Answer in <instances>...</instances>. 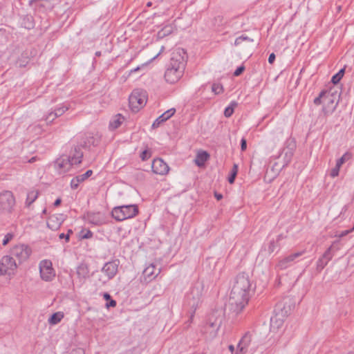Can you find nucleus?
Returning <instances> with one entry per match:
<instances>
[{
    "label": "nucleus",
    "instance_id": "1",
    "mask_svg": "<svg viewBox=\"0 0 354 354\" xmlns=\"http://www.w3.org/2000/svg\"><path fill=\"white\" fill-rule=\"evenodd\" d=\"M250 286V281L247 274L242 273L237 275L227 304L229 310L234 315L240 313L248 304Z\"/></svg>",
    "mask_w": 354,
    "mask_h": 354
},
{
    "label": "nucleus",
    "instance_id": "2",
    "mask_svg": "<svg viewBox=\"0 0 354 354\" xmlns=\"http://www.w3.org/2000/svg\"><path fill=\"white\" fill-rule=\"evenodd\" d=\"M185 64L186 52L183 48L176 49L165 73V80L169 84L177 82L184 73Z\"/></svg>",
    "mask_w": 354,
    "mask_h": 354
},
{
    "label": "nucleus",
    "instance_id": "3",
    "mask_svg": "<svg viewBox=\"0 0 354 354\" xmlns=\"http://www.w3.org/2000/svg\"><path fill=\"white\" fill-rule=\"evenodd\" d=\"M138 214V208L136 205L115 207L111 212L112 216L118 221H122L133 218Z\"/></svg>",
    "mask_w": 354,
    "mask_h": 354
},
{
    "label": "nucleus",
    "instance_id": "4",
    "mask_svg": "<svg viewBox=\"0 0 354 354\" xmlns=\"http://www.w3.org/2000/svg\"><path fill=\"white\" fill-rule=\"evenodd\" d=\"M147 92L142 89H135L129 97V106L132 111L138 112L147 103Z\"/></svg>",
    "mask_w": 354,
    "mask_h": 354
},
{
    "label": "nucleus",
    "instance_id": "5",
    "mask_svg": "<svg viewBox=\"0 0 354 354\" xmlns=\"http://www.w3.org/2000/svg\"><path fill=\"white\" fill-rule=\"evenodd\" d=\"M15 199L10 191L0 193V211L3 213H10L15 206Z\"/></svg>",
    "mask_w": 354,
    "mask_h": 354
},
{
    "label": "nucleus",
    "instance_id": "6",
    "mask_svg": "<svg viewBox=\"0 0 354 354\" xmlns=\"http://www.w3.org/2000/svg\"><path fill=\"white\" fill-rule=\"evenodd\" d=\"M31 252L30 248L24 244L17 245L10 250L11 257H15L19 263L26 261L30 256Z\"/></svg>",
    "mask_w": 354,
    "mask_h": 354
},
{
    "label": "nucleus",
    "instance_id": "7",
    "mask_svg": "<svg viewBox=\"0 0 354 354\" xmlns=\"http://www.w3.org/2000/svg\"><path fill=\"white\" fill-rule=\"evenodd\" d=\"M17 268L15 260L10 255H6L0 261V276L5 274H12Z\"/></svg>",
    "mask_w": 354,
    "mask_h": 354
},
{
    "label": "nucleus",
    "instance_id": "8",
    "mask_svg": "<svg viewBox=\"0 0 354 354\" xmlns=\"http://www.w3.org/2000/svg\"><path fill=\"white\" fill-rule=\"evenodd\" d=\"M41 278L46 281H52L55 277V272L50 260H43L39 263Z\"/></svg>",
    "mask_w": 354,
    "mask_h": 354
},
{
    "label": "nucleus",
    "instance_id": "9",
    "mask_svg": "<svg viewBox=\"0 0 354 354\" xmlns=\"http://www.w3.org/2000/svg\"><path fill=\"white\" fill-rule=\"evenodd\" d=\"M160 270L161 269L156 268L154 263H150L143 270L142 276L140 277V281L145 283L151 282L157 277Z\"/></svg>",
    "mask_w": 354,
    "mask_h": 354
},
{
    "label": "nucleus",
    "instance_id": "10",
    "mask_svg": "<svg viewBox=\"0 0 354 354\" xmlns=\"http://www.w3.org/2000/svg\"><path fill=\"white\" fill-rule=\"evenodd\" d=\"M338 241H334L332 245L325 251L322 256L317 261L316 269L318 272H321L328 262L332 259L333 254L332 250L335 248Z\"/></svg>",
    "mask_w": 354,
    "mask_h": 354
},
{
    "label": "nucleus",
    "instance_id": "11",
    "mask_svg": "<svg viewBox=\"0 0 354 354\" xmlns=\"http://www.w3.org/2000/svg\"><path fill=\"white\" fill-rule=\"evenodd\" d=\"M73 165V163L68 156H62L55 162V167L60 174L68 171Z\"/></svg>",
    "mask_w": 354,
    "mask_h": 354
},
{
    "label": "nucleus",
    "instance_id": "12",
    "mask_svg": "<svg viewBox=\"0 0 354 354\" xmlns=\"http://www.w3.org/2000/svg\"><path fill=\"white\" fill-rule=\"evenodd\" d=\"M305 253V250L292 253L282 259L279 260L277 263L276 268L279 270H285L292 266L295 260L303 255Z\"/></svg>",
    "mask_w": 354,
    "mask_h": 354
},
{
    "label": "nucleus",
    "instance_id": "13",
    "mask_svg": "<svg viewBox=\"0 0 354 354\" xmlns=\"http://www.w3.org/2000/svg\"><path fill=\"white\" fill-rule=\"evenodd\" d=\"M118 260L109 261L104 265L102 272L106 274L108 280L113 279L115 276L118 272Z\"/></svg>",
    "mask_w": 354,
    "mask_h": 354
},
{
    "label": "nucleus",
    "instance_id": "14",
    "mask_svg": "<svg viewBox=\"0 0 354 354\" xmlns=\"http://www.w3.org/2000/svg\"><path fill=\"white\" fill-rule=\"evenodd\" d=\"M151 167L153 172L159 175H165L169 170L167 164L161 158L154 159Z\"/></svg>",
    "mask_w": 354,
    "mask_h": 354
},
{
    "label": "nucleus",
    "instance_id": "15",
    "mask_svg": "<svg viewBox=\"0 0 354 354\" xmlns=\"http://www.w3.org/2000/svg\"><path fill=\"white\" fill-rule=\"evenodd\" d=\"M293 155L292 149H289L285 152L283 160L282 162H274L272 166L271 170L273 171L274 175L277 176L279 174V171L286 166L290 161L292 156Z\"/></svg>",
    "mask_w": 354,
    "mask_h": 354
},
{
    "label": "nucleus",
    "instance_id": "16",
    "mask_svg": "<svg viewBox=\"0 0 354 354\" xmlns=\"http://www.w3.org/2000/svg\"><path fill=\"white\" fill-rule=\"evenodd\" d=\"M85 218L88 223L95 225H101L106 222L104 215L100 212H88Z\"/></svg>",
    "mask_w": 354,
    "mask_h": 354
},
{
    "label": "nucleus",
    "instance_id": "17",
    "mask_svg": "<svg viewBox=\"0 0 354 354\" xmlns=\"http://www.w3.org/2000/svg\"><path fill=\"white\" fill-rule=\"evenodd\" d=\"M76 274L80 286L89 277V269L86 264L81 263L76 269Z\"/></svg>",
    "mask_w": 354,
    "mask_h": 354
},
{
    "label": "nucleus",
    "instance_id": "18",
    "mask_svg": "<svg viewBox=\"0 0 354 354\" xmlns=\"http://www.w3.org/2000/svg\"><path fill=\"white\" fill-rule=\"evenodd\" d=\"M250 342L251 337L249 334L246 333L239 341L237 345V351L234 354H245L247 348L249 346Z\"/></svg>",
    "mask_w": 354,
    "mask_h": 354
},
{
    "label": "nucleus",
    "instance_id": "19",
    "mask_svg": "<svg viewBox=\"0 0 354 354\" xmlns=\"http://www.w3.org/2000/svg\"><path fill=\"white\" fill-rule=\"evenodd\" d=\"M93 174L92 170H87L84 174L77 176L73 178L71 181V187L73 189H76L79 184L84 182L88 178Z\"/></svg>",
    "mask_w": 354,
    "mask_h": 354
},
{
    "label": "nucleus",
    "instance_id": "20",
    "mask_svg": "<svg viewBox=\"0 0 354 354\" xmlns=\"http://www.w3.org/2000/svg\"><path fill=\"white\" fill-rule=\"evenodd\" d=\"M176 112L175 109H170L160 115L152 124L153 128H157L163 122L169 119Z\"/></svg>",
    "mask_w": 354,
    "mask_h": 354
},
{
    "label": "nucleus",
    "instance_id": "21",
    "mask_svg": "<svg viewBox=\"0 0 354 354\" xmlns=\"http://www.w3.org/2000/svg\"><path fill=\"white\" fill-rule=\"evenodd\" d=\"M62 222L63 218L62 215H53L48 218L47 225L50 229L56 230L60 227Z\"/></svg>",
    "mask_w": 354,
    "mask_h": 354
},
{
    "label": "nucleus",
    "instance_id": "22",
    "mask_svg": "<svg viewBox=\"0 0 354 354\" xmlns=\"http://www.w3.org/2000/svg\"><path fill=\"white\" fill-rule=\"evenodd\" d=\"M68 156L70 157V160L73 165H77L82 162L83 153L80 147H75L74 148L73 153Z\"/></svg>",
    "mask_w": 354,
    "mask_h": 354
},
{
    "label": "nucleus",
    "instance_id": "23",
    "mask_svg": "<svg viewBox=\"0 0 354 354\" xmlns=\"http://www.w3.org/2000/svg\"><path fill=\"white\" fill-rule=\"evenodd\" d=\"M209 158V155L205 151H201L198 152L194 162L196 165L198 167H202L204 165L205 162Z\"/></svg>",
    "mask_w": 354,
    "mask_h": 354
},
{
    "label": "nucleus",
    "instance_id": "24",
    "mask_svg": "<svg viewBox=\"0 0 354 354\" xmlns=\"http://www.w3.org/2000/svg\"><path fill=\"white\" fill-rule=\"evenodd\" d=\"M124 118L121 114L115 115L109 122V128L115 129L118 128L124 122Z\"/></svg>",
    "mask_w": 354,
    "mask_h": 354
},
{
    "label": "nucleus",
    "instance_id": "25",
    "mask_svg": "<svg viewBox=\"0 0 354 354\" xmlns=\"http://www.w3.org/2000/svg\"><path fill=\"white\" fill-rule=\"evenodd\" d=\"M64 318V313L62 312H57L53 313L48 319V323L51 325H55L61 322Z\"/></svg>",
    "mask_w": 354,
    "mask_h": 354
},
{
    "label": "nucleus",
    "instance_id": "26",
    "mask_svg": "<svg viewBox=\"0 0 354 354\" xmlns=\"http://www.w3.org/2000/svg\"><path fill=\"white\" fill-rule=\"evenodd\" d=\"M191 295H192L193 302L189 303V304L192 305V307L196 308L199 303L200 297L201 295V292L198 290V289L194 288L191 292Z\"/></svg>",
    "mask_w": 354,
    "mask_h": 354
},
{
    "label": "nucleus",
    "instance_id": "27",
    "mask_svg": "<svg viewBox=\"0 0 354 354\" xmlns=\"http://www.w3.org/2000/svg\"><path fill=\"white\" fill-rule=\"evenodd\" d=\"M243 42H246V43H253L254 42V39H252V38H250L248 37V36H245V35H241L239 37H237L236 39H235V41H234V45L235 46H239L241 45Z\"/></svg>",
    "mask_w": 354,
    "mask_h": 354
},
{
    "label": "nucleus",
    "instance_id": "28",
    "mask_svg": "<svg viewBox=\"0 0 354 354\" xmlns=\"http://www.w3.org/2000/svg\"><path fill=\"white\" fill-rule=\"evenodd\" d=\"M38 192L37 191H31L28 193L26 198V205L30 206L37 198Z\"/></svg>",
    "mask_w": 354,
    "mask_h": 354
},
{
    "label": "nucleus",
    "instance_id": "29",
    "mask_svg": "<svg viewBox=\"0 0 354 354\" xmlns=\"http://www.w3.org/2000/svg\"><path fill=\"white\" fill-rule=\"evenodd\" d=\"M68 107L66 105L62 104L59 107L55 109L53 118H56L62 115L67 110Z\"/></svg>",
    "mask_w": 354,
    "mask_h": 354
},
{
    "label": "nucleus",
    "instance_id": "30",
    "mask_svg": "<svg viewBox=\"0 0 354 354\" xmlns=\"http://www.w3.org/2000/svg\"><path fill=\"white\" fill-rule=\"evenodd\" d=\"M236 106L237 103L236 102H232L227 107H226L224 111L225 116L226 118L230 117L234 113V107H236Z\"/></svg>",
    "mask_w": 354,
    "mask_h": 354
},
{
    "label": "nucleus",
    "instance_id": "31",
    "mask_svg": "<svg viewBox=\"0 0 354 354\" xmlns=\"http://www.w3.org/2000/svg\"><path fill=\"white\" fill-rule=\"evenodd\" d=\"M344 73H345V68H344L340 69L337 73H336L335 75H334L332 77L331 82L334 84H336L339 83V81L341 80V79L343 77Z\"/></svg>",
    "mask_w": 354,
    "mask_h": 354
},
{
    "label": "nucleus",
    "instance_id": "32",
    "mask_svg": "<svg viewBox=\"0 0 354 354\" xmlns=\"http://www.w3.org/2000/svg\"><path fill=\"white\" fill-rule=\"evenodd\" d=\"M352 153L351 152H346L340 158H339L337 160V162L339 165H340L342 167V165L348 161L349 160H351L352 158Z\"/></svg>",
    "mask_w": 354,
    "mask_h": 354
},
{
    "label": "nucleus",
    "instance_id": "33",
    "mask_svg": "<svg viewBox=\"0 0 354 354\" xmlns=\"http://www.w3.org/2000/svg\"><path fill=\"white\" fill-rule=\"evenodd\" d=\"M326 94H327V91H322L319 93V96L315 98L314 104L316 105H319L322 104V100H323V102H325L326 100V98H328V97H325Z\"/></svg>",
    "mask_w": 354,
    "mask_h": 354
},
{
    "label": "nucleus",
    "instance_id": "34",
    "mask_svg": "<svg viewBox=\"0 0 354 354\" xmlns=\"http://www.w3.org/2000/svg\"><path fill=\"white\" fill-rule=\"evenodd\" d=\"M237 172H238V166H237V165L234 164L232 169V171H231V175L228 178V182L230 184H232L234 182Z\"/></svg>",
    "mask_w": 354,
    "mask_h": 354
},
{
    "label": "nucleus",
    "instance_id": "35",
    "mask_svg": "<svg viewBox=\"0 0 354 354\" xmlns=\"http://www.w3.org/2000/svg\"><path fill=\"white\" fill-rule=\"evenodd\" d=\"M172 31V28L171 26H165L164 28L160 30L158 32V36L159 37H164L168 35H169Z\"/></svg>",
    "mask_w": 354,
    "mask_h": 354
},
{
    "label": "nucleus",
    "instance_id": "36",
    "mask_svg": "<svg viewBox=\"0 0 354 354\" xmlns=\"http://www.w3.org/2000/svg\"><path fill=\"white\" fill-rule=\"evenodd\" d=\"M212 90L215 94H219L223 92V86L220 84H213Z\"/></svg>",
    "mask_w": 354,
    "mask_h": 354
},
{
    "label": "nucleus",
    "instance_id": "37",
    "mask_svg": "<svg viewBox=\"0 0 354 354\" xmlns=\"http://www.w3.org/2000/svg\"><path fill=\"white\" fill-rule=\"evenodd\" d=\"M14 237V234L12 233H8L4 236V238L2 241V244L3 245H7Z\"/></svg>",
    "mask_w": 354,
    "mask_h": 354
},
{
    "label": "nucleus",
    "instance_id": "38",
    "mask_svg": "<svg viewBox=\"0 0 354 354\" xmlns=\"http://www.w3.org/2000/svg\"><path fill=\"white\" fill-rule=\"evenodd\" d=\"M340 167L341 166L336 163L335 167L330 171L331 177L335 178L339 175Z\"/></svg>",
    "mask_w": 354,
    "mask_h": 354
},
{
    "label": "nucleus",
    "instance_id": "39",
    "mask_svg": "<svg viewBox=\"0 0 354 354\" xmlns=\"http://www.w3.org/2000/svg\"><path fill=\"white\" fill-rule=\"evenodd\" d=\"M271 326L274 327V325L276 324L277 327H279L282 324V319H277V316L275 317L271 318Z\"/></svg>",
    "mask_w": 354,
    "mask_h": 354
},
{
    "label": "nucleus",
    "instance_id": "40",
    "mask_svg": "<svg viewBox=\"0 0 354 354\" xmlns=\"http://www.w3.org/2000/svg\"><path fill=\"white\" fill-rule=\"evenodd\" d=\"M151 156V152L148 150H145L140 154V158L142 160H146Z\"/></svg>",
    "mask_w": 354,
    "mask_h": 354
},
{
    "label": "nucleus",
    "instance_id": "41",
    "mask_svg": "<svg viewBox=\"0 0 354 354\" xmlns=\"http://www.w3.org/2000/svg\"><path fill=\"white\" fill-rule=\"evenodd\" d=\"M54 111L50 112L44 118L47 122H53L55 118H53Z\"/></svg>",
    "mask_w": 354,
    "mask_h": 354
},
{
    "label": "nucleus",
    "instance_id": "42",
    "mask_svg": "<svg viewBox=\"0 0 354 354\" xmlns=\"http://www.w3.org/2000/svg\"><path fill=\"white\" fill-rule=\"evenodd\" d=\"M244 69H245V67L243 66H241L238 67L234 72V76L240 75L243 72Z\"/></svg>",
    "mask_w": 354,
    "mask_h": 354
},
{
    "label": "nucleus",
    "instance_id": "43",
    "mask_svg": "<svg viewBox=\"0 0 354 354\" xmlns=\"http://www.w3.org/2000/svg\"><path fill=\"white\" fill-rule=\"evenodd\" d=\"M247 148V142L245 138H242L241 140V151H245Z\"/></svg>",
    "mask_w": 354,
    "mask_h": 354
},
{
    "label": "nucleus",
    "instance_id": "44",
    "mask_svg": "<svg viewBox=\"0 0 354 354\" xmlns=\"http://www.w3.org/2000/svg\"><path fill=\"white\" fill-rule=\"evenodd\" d=\"M116 306V301L113 299H110V301L109 303L106 304V307H115Z\"/></svg>",
    "mask_w": 354,
    "mask_h": 354
},
{
    "label": "nucleus",
    "instance_id": "45",
    "mask_svg": "<svg viewBox=\"0 0 354 354\" xmlns=\"http://www.w3.org/2000/svg\"><path fill=\"white\" fill-rule=\"evenodd\" d=\"M59 238L60 239H65L66 241L68 242L69 241V234H65L64 233H61L59 235Z\"/></svg>",
    "mask_w": 354,
    "mask_h": 354
},
{
    "label": "nucleus",
    "instance_id": "46",
    "mask_svg": "<svg viewBox=\"0 0 354 354\" xmlns=\"http://www.w3.org/2000/svg\"><path fill=\"white\" fill-rule=\"evenodd\" d=\"M274 59H275V55L274 53H271L268 57V62L270 64H272L274 62Z\"/></svg>",
    "mask_w": 354,
    "mask_h": 354
},
{
    "label": "nucleus",
    "instance_id": "47",
    "mask_svg": "<svg viewBox=\"0 0 354 354\" xmlns=\"http://www.w3.org/2000/svg\"><path fill=\"white\" fill-rule=\"evenodd\" d=\"M93 236V233L90 231V230H88L87 232L82 236V238L84 239H89V238H91Z\"/></svg>",
    "mask_w": 354,
    "mask_h": 354
},
{
    "label": "nucleus",
    "instance_id": "48",
    "mask_svg": "<svg viewBox=\"0 0 354 354\" xmlns=\"http://www.w3.org/2000/svg\"><path fill=\"white\" fill-rule=\"evenodd\" d=\"M325 97H328V98H326V100L324 102H333V100L331 99L332 96L330 95L329 93H327V94L325 95Z\"/></svg>",
    "mask_w": 354,
    "mask_h": 354
},
{
    "label": "nucleus",
    "instance_id": "49",
    "mask_svg": "<svg viewBox=\"0 0 354 354\" xmlns=\"http://www.w3.org/2000/svg\"><path fill=\"white\" fill-rule=\"evenodd\" d=\"M214 196L215 198L219 201L221 200V198H223V195L221 194H219V193H217V192H215L214 193Z\"/></svg>",
    "mask_w": 354,
    "mask_h": 354
},
{
    "label": "nucleus",
    "instance_id": "50",
    "mask_svg": "<svg viewBox=\"0 0 354 354\" xmlns=\"http://www.w3.org/2000/svg\"><path fill=\"white\" fill-rule=\"evenodd\" d=\"M104 298L106 300H110L111 299V295L109 293L105 292V293H104Z\"/></svg>",
    "mask_w": 354,
    "mask_h": 354
},
{
    "label": "nucleus",
    "instance_id": "51",
    "mask_svg": "<svg viewBox=\"0 0 354 354\" xmlns=\"http://www.w3.org/2000/svg\"><path fill=\"white\" fill-rule=\"evenodd\" d=\"M61 203V199L60 198H57L55 203H54V205L55 206H58L59 204Z\"/></svg>",
    "mask_w": 354,
    "mask_h": 354
},
{
    "label": "nucleus",
    "instance_id": "52",
    "mask_svg": "<svg viewBox=\"0 0 354 354\" xmlns=\"http://www.w3.org/2000/svg\"><path fill=\"white\" fill-rule=\"evenodd\" d=\"M274 241L270 242V245L269 248L271 250V252H272L274 250Z\"/></svg>",
    "mask_w": 354,
    "mask_h": 354
},
{
    "label": "nucleus",
    "instance_id": "53",
    "mask_svg": "<svg viewBox=\"0 0 354 354\" xmlns=\"http://www.w3.org/2000/svg\"><path fill=\"white\" fill-rule=\"evenodd\" d=\"M228 348L230 351V352L232 353V354H233L234 351V346L233 345H230Z\"/></svg>",
    "mask_w": 354,
    "mask_h": 354
},
{
    "label": "nucleus",
    "instance_id": "54",
    "mask_svg": "<svg viewBox=\"0 0 354 354\" xmlns=\"http://www.w3.org/2000/svg\"><path fill=\"white\" fill-rule=\"evenodd\" d=\"M139 68H140L139 67H137L136 68H134V69L131 70V73H132V72H136V71H138V70H139Z\"/></svg>",
    "mask_w": 354,
    "mask_h": 354
},
{
    "label": "nucleus",
    "instance_id": "55",
    "mask_svg": "<svg viewBox=\"0 0 354 354\" xmlns=\"http://www.w3.org/2000/svg\"><path fill=\"white\" fill-rule=\"evenodd\" d=\"M67 234H68L69 235H70L71 234H73V230H68V233H67Z\"/></svg>",
    "mask_w": 354,
    "mask_h": 354
},
{
    "label": "nucleus",
    "instance_id": "56",
    "mask_svg": "<svg viewBox=\"0 0 354 354\" xmlns=\"http://www.w3.org/2000/svg\"><path fill=\"white\" fill-rule=\"evenodd\" d=\"M95 55H96V56H100L101 55V52H96Z\"/></svg>",
    "mask_w": 354,
    "mask_h": 354
},
{
    "label": "nucleus",
    "instance_id": "57",
    "mask_svg": "<svg viewBox=\"0 0 354 354\" xmlns=\"http://www.w3.org/2000/svg\"><path fill=\"white\" fill-rule=\"evenodd\" d=\"M151 6V2H149V3H147V6Z\"/></svg>",
    "mask_w": 354,
    "mask_h": 354
},
{
    "label": "nucleus",
    "instance_id": "58",
    "mask_svg": "<svg viewBox=\"0 0 354 354\" xmlns=\"http://www.w3.org/2000/svg\"><path fill=\"white\" fill-rule=\"evenodd\" d=\"M280 156H281V153L279 156H276L275 158H280Z\"/></svg>",
    "mask_w": 354,
    "mask_h": 354
},
{
    "label": "nucleus",
    "instance_id": "59",
    "mask_svg": "<svg viewBox=\"0 0 354 354\" xmlns=\"http://www.w3.org/2000/svg\"><path fill=\"white\" fill-rule=\"evenodd\" d=\"M353 257H354V255H353Z\"/></svg>",
    "mask_w": 354,
    "mask_h": 354
}]
</instances>
